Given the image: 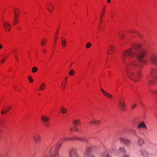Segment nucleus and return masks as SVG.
Instances as JSON below:
<instances>
[{"mask_svg": "<svg viewBox=\"0 0 157 157\" xmlns=\"http://www.w3.org/2000/svg\"><path fill=\"white\" fill-rule=\"evenodd\" d=\"M146 54L147 52L144 49L135 52L132 49H129L123 52L122 60L124 62L128 56L132 58L129 63L130 67L131 68H127L126 74L128 77L133 81H137L141 78L140 70L143 66V59Z\"/></svg>", "mask_w": 157, "mask_h": 157, "instance_id": "f257e3e1", "label": "nucleus"}, {"mask_svg": "<svg viewBox=\"0 0 157 157\" xmlns=\"http://www.w3.org/2000/svg\"><path fill=\"white\" fill-rule=\"evenodd\" d=\"M147 79L151 84H153L154 83L155 80L157 82V68L152 69L151 74L147 77Z\"/></svg>", "mask_w": 157, "mask_h": 157, "instance_id": "f03ea898", "label": "nucleus"}, {"mask_svg": "<svg viewBox=\"0 0 157 157\" xmlns=\"http://www.w3.org/2000/svg\"><path fill=\"white\" fill-rule=\"evenodd\" d=\"M149 59L151 64L157 66V54L156 53L151 54L149 56Z\"/></svg>", "mask_w": 157, "mask_h": 157, "instance_id": "7ed1b4c3", "label": "nucleus"}, {"mask_svg": "<svg viewBox=\"0 0 157 157\" xmlns=\"http://www.w3.org/2000/svg\"><path fill=\"white\" fill-rule=\"evenodd\" d=\"M97 148V146L94 144H91L90 146L87 147L86 152H90L93 153L94 152Z\"/></svg>", "mask_w": 157, "mask_h": 157, "instance_id": "20e7f679", "label": "nucleus"}, {"mask_svg": "<svg viewBox=\"0 0 157 157\" xmlns=\"http://www.w3.org/2000/svg\"><path fill=\"white\" fill-rule=\"evenodd\" d=\"M69 157H78L75 148H71L69 151Z\"/></svg>", "mask_w": 157, "mask_h": 157, "instance_id": "39448f33", "label": "nucleus"}, {"mask_svg": "<svg viewBox=\"0 0 157 157\" xmlns=\"http://www.w3.org/2000/svg\"><path fill=\"white\" fill-rule=\"evenodd\" d=\"M119 106L120 107L122 111H124L127 108V105L124 101L123 100H120L119 101Z\"/></svg>", "mask_w": 157, "mask_h": 157, "instance_id": "423d86ee", "label": "nucleus"}, {"mask_svg": "<svg viewBox=\"0 0 157 157\" xmlns=\"http://www.w3.org/2000/svg\"><path fill=\"white\" fill-rule=\"evenodd\" d=\"M121 140L127 146L130 145L131 141L128 139L124 138H121Z\"/></svg>", "mask_w": 157, "mask_h": 157, "instance_id": "0eeeda50", "label": "nucleus"}, {"mask_svg": "<svg viewBox=\"0 0 157 157\" xmlns=\"http://www.w3.org/2000/svg\"><path fill=\"white\" fill-rule=\"evenodd\" d=\"M3 27L6 31H9L10 30L11 25L8 23L5 22L4 23Z\"/></svg>", "mask_w": 157, "mask_h": 157, "instance_id": "6e6552de", "label": "nucleus"}, {"mask_svg": "<svg viewBox=\"0 0 157 157\" xmlns=\"http://www.w3.org/2000/svg\"><path fill=\"white\" fill-rule=\"evenodd\" d=\"M100 120H97L95 119H93L90 121L89 122V124H94L98 125L101 123Z\"/></svg>", "mask_w": 157, "mask_h": 157, "instance_id": "1a4fd4ad", "label": "nucleus"}, {"mask_svg": "<svg viewBox=\"0 0 157 157\" xmlns=\"http://www.w3.org/2000/svg\"><path fill=\"white\" fill-rule=\"evenodd\" d=\"M40 140V136L39 135H36L34 136L33 137V140L36 143L39 142Z\"/></svg>", "mask_w": 157, "mask_h": 157, "instance_id": "9d476101", "label": "nucleus"}, {"mask_svg": "<svg viewBox=\"0 0 157 157\" xmlns=\"http://www.w3.org/2000/svg\"><path fill=\"white\" fill-rule=\"evenodd\" d=\"M101 90L102 94L106 97L109 98H111L112 97V95L106 92L103 89L101 88Z\"/></svg>", "mask_w": 157, "mask_h": 157, "instance_id": "9b49d317", "label": "nucleus"}, {"mask_svg": "<svg viewBox=\"0 0 157 157\" xmlns=\"http://www.w3.org/2000/svg\"><path fill=\"white\" fill-rule=\"evenodd\" d=\"M140 152L141 155L143 156L144 157H147L148 156V153L145 150H140Z\"/></svg>", "mask_w": 157, "mask_h": 157, "instance_id": "f8f14e48", "label": "nucleus"}, {"mask_svg": "<svg viewBox=\"0 0 157 157\" xmlns=\"http://www.w3.org/2000/svg\"><path fill=\"white\" fill-rule=\"evenodd\" d=\"M144 143L143 139L140 137H139L138 141L137 143L138 145L140 146H142Z\"/></svg>", "mask_w": 157, "mask_h": 157, "instance_id": "ddd939ff", "label": "nucleus"}, {"mask_svg": "<svg viewBox=\"0 0 157 157\" xmlns=\"http://www.w3.org/2000/svg\"><path fill=\"white\" fill-rule=\"evenodd\" d=\"M54 6L53 4H51L47 5V9L50 12L53 11Z\"/></svg>", "mask_w": 157, "mask_h": 157, "instance_id": "4468645a", "label": "nucleus"}, {"mask_svg": "<svg viewBox=\"0 0 157 157\" xmlns=\"http://www.w3.org/2000/svg\"><path fill=\"white\" fill-rule=\"evenodd\" d=\"M49 117H47L45 116H42L41 117V120L45 123L49 121Z\"/></svg>", "mask_w": 157, "mask_h": 157, "instance_id": "2eb2a0df", "label": "nucleus"}, {"mask_svg": "<svg viewBox=\"0 0 157 157\" xmlns=\"http://www.w3.org/2000/svg\"><path fill=\"white\" fill-rule=\"evenodd\" d=\"M73 138V140H78L81 141H85L86 142V143H88V141L87 140L85 139V138H82L79 137H72Z\"/></svg>", "mask_w": 157, "mask_h": 157, "instance_id": "dca6fc26", "label": "nucleus"}, {"mask_svg": "<svg viewBox=\"0 0 157 157\" xmlns=\"http://www.w3.org/2000/svg\"><path fill=\"white\" fill-rule=\"evenodd\" d=\"M138 128H145L146 129H147V128L144 124V122L140 123L139 124Z\"/></svg>", "mask_w": 157, "mask_h": 157, "instance_id": "f3484780", "label": "nucleus"}, {"mask_svg": "<svg viewBox=\"0 0 157 157\" xmlns=\"http://www.w3.org/2000/svg\"><path fill=\"white\" fill-rule=\"evenodd\" d=\"M86 157H96L94 153L90 152H86Z\"/></svg>", "mask_w": 157, "mask_h": 157, "instance_id": "a211bd4d", "label": "nucleus"}, {"mask_svg": "<svg viewBox=\"0 0 157 157\" xmlns=\"http://www.w3.org/2000/svg\"><path fill=\"white\" fill-rule=\"evenodd\" d=\"M119 151L122 154H125L126 153V151L124 147H121L119 148Z\"/></svg>", "mask_w": 157, "mask_h": 157, "instance_id": "6ab92c4d", "label": "nucleus"}, {"mask_svg": "<svg viewBox=\"0 0 157 157\" xmlns=\"http://www.w3.org/2000/svg\"><path fill=\"white\" fill-rule=\"evenodd\" d=\"M134 48L135 50L138 51L141 48V46L139 44H136L134 47Z\"/></svg>", "mask_w": 157, "mask_h": 157, "instance_id": "aec40b11", "label": "nucleus"}, {"mask_svg": "<svg viewBox=\"0 0 157 157\" xmlns=\"http://www.w3.org/2000/svg\"><path fill=\"white\" fill-rule=\"evenodd\" d=\"M80 121L78 120H74L73 122V123L75 126H76L78 124H80Z\"/></svg>", "mask_w": 157, "mask_h": 157, "instance_id": "412c9836", "label": "nucleus"}, {"mask_svg": "<svg viewBox=\"0 0 157 157\" xmlns=\"http://www.w3.org/2000/svg\"><path fill=\"white\" fill-rule=\"evenodd\" d=\"M14 13L15 14V16L14 17V23H13V25H15L18 23V21L17 20V17H16V13L15 11H14Z\"/></svg>", "mask_w": 157, "mask_h": 157, "instance_id": "4be33fe9", "label": "nucleus"}, {"mask_svg": "<svg viewBox=\"0 0 157 157\" xmlns=\"http://www.w3.org/2000/svg\"><path fill=\"white\" fill-rule=\"evenodd\" d=\"M62 46L63 48H65L66 45V40H62L61 41Z\"/></svg>", "mask_w": 157, "mask_h": 157, "instance_id": "5701e85b", "label": "nucleus"}, {"mask_svg": "<svg viewBox=\"0 0 157 157\" xmlns=\"http://www.w3.org/2000/svg\"><path fill=\"white\" fill-rule=\"evenodd\" d=\"M75 73V71L73 69H71L70 71L69 72V75L70 76H73L74 75Z\"/></svg>", "mask_w": 157, "mask_h": 157, "instance_id": "b1692460", "label": "nucleus"}, {"mask_svg": "<svg viewBox=\"0 0 157 157\" xmlns=\"http://www.w3.org/2000/svg\"><path fill=\"white\" fill-rule=\"evenodd\" d=\"M38 70L37 68L36 67H33V68H32V72L33 73H35L37 72V71Z\"/></svg>", "mask_w": 157, "mask_h": 157, "instance_id": "393cba45", "label": "nucleus"}, {"mask_svg": "<svg viewBox=\"0 0 157 157\" xmlns=\"http://www.w3.org/2000/svg\"><path fill=\"white\" fill-rule=\"evenodd\" d=\"M7 110L4 109H2L1 110V114L2 115H4L7 112Z\"/></svg>", "mask_w": 157, "mask_h": 157, "instance_id": "a878e982", "label": "nucleus"}, {"mask_svg": "<svg viewBox=\"0 0 157 157\" xmlns=\"http://www.w3.org/2000/svg\"><path fill=\"white\" fill-rule=\"evenodd\" d=\"M45 86V85L44 83H42L40 87V90H43L44 89Z\"/></svg>", "mask_w": 157, "mask_h": 157, "instance_id": "bb28decb", "label": "nucleus"}, {"mask_svg": "<svg viewBox=\"0 0 157 157\" xmlns=\"http://www.w3.org/2000/svg\"><path fill=\"white\" fill-rule=\"evenodd\" d=\"M61 110L62 111V113L64 114L66 113L67 112V109L63 107L61 108Z\"/></svg>", "mask_w": 157, "mask_h": 157, "instance_id": "cd10ccee", "label": "nucleus"}, {"mask_svg": "<svg viewBox=\"0 0 157 157\" xmlns=\"http://www.w3.org/2000/svg\"><path fill=\"white\" fill-rule=\"evenodd\" d=\"M73 138H72V137H70V138L67 137V138H64L63 139V141H66L69 140H73Z\"/></svg>", "mask_w": 157, "mask_h": 157, "instance_id": "c85d7f7f", "label": "nucleus"}, {"mask_svg": "<svg viewBox=\"0 0 157 157\" xmlns=\"http://www.w3.org/2000/svg\"><path fill=\"white\" fill-rule=\"evenodd\" d=\"M91 46V44L90 43L88 42L87 43L86 45V48H90Z\"/></svg>", "mask_w": 157, "mask_h": 157, "instance_id": "c756f323", "label": "nucleus"}, {"mask_svg": "<svg viewBox=\"0 0 157 157\" xmlns=\"http://www.w3.org/2000/svg\"><path fill=\"white\" fill-rule=\"evenodd\" d=\"M28 78L29 80V82H30L32 83L33 82V80L32 78V77L31 76H29Z\"/></svg>", "mask_w": 157, "mask_h": 157, "instance_id": "7c9ffc66", "label": "nucleus"}, {"mask_svg": "<svg viewBox=\"0 0 157 157\" xmlns=\"http://www.w3.org/2000/svg\"><path fill=\"white\" fill-rule=\"evenodd\" d=\"M16 10L15 11V10H14L15 11V12H17V13H18V14H16V17H18L19 16V10L18 9V8H17L16 9Z\"/></svg>", "mask_w": 157, "mask_h": 157, "instance_id": "2f4dec72", "label": "nucleus"}, {"mask_svg": "<svg viewBox=\"0 0 157 157\" xmlns=\"http://www.w3.org/2000/svg\"><path fill=\"white\" fill-rule=\"evenodd\" d=\"M131 132L134 135L136 136V132L135 130L133 129H132Z\"/></svg>", "mask_w": 157, "mask_h": 157, "instance_id": "473e14b6", "label": "nucleus"}, {"mask_svg": "<svg viewBox=\"0 0 157 157\" xmlns=\"http://www.w3.org/2000/svg\"><path fill=\"white\" fill-rule=\"evenodd\" d=\"M45 125L46 127H48L50 126V124L49 122L45 123Z\"/></svg>", "mask_w": 157, "mask_h": 157, "instance_id": "72a5a7b5", "label": "nucleus"}, {"mask_svg": "<svg viewBox=\"0 0 157 157\" xmlns=\"http://www.w3.org/2000/svg\"><path fill=\"white\" fill-rule=\"evenodd\" d=\"M151 92L154 94H157V90L155 91L151 90Z\"/></svg>", "mask_w": 157, "mask_h": 157, "instance_id": "f704fd0d", "label": "nucleus"}, {"mask_svg": "<svg viewBox=\"0 0 157 157\" xmlns=\"http://www.w3.org/2000/svg\"><path fill=\"white\" fill-rule=\"evenodd\" d=\"M42 42L41 43V45L42 46H43L44 44H45L46 42L47 41V40H46V39L45 40V42H44V39H43L42 40Z\"/></svg>", "mask_w": 157, "mask_h": 157, "instance_id": "c9c22d12", "label": "nucleus"}, {"mask_svg": "<svg viewBox=\"0 0 157 157\" xmlns=\"http://www.w3.org/2000/svg\"><path fill=\"white\" fill-rule=\"evenodd\" d=\"M114 47L112 45L111 46V47H110V51H113V50L114 49Z\"/></svg>", "mask_w": 157, "mask_h": 157, "instance_id": "e433bc0d", "label": "nucleus"}, {"mask_svg": "<svg viewBox=\"0 0 157 157\" xmlns=\"http://www.w3.org/2000/svg\"><path fill=\"white\" fill-rule=\"evenodd\" d=\"M6 57H4L3 59H2L1 60V62L2 63H3L4 62V61L6 59Z\"/></svg>", "mask_w": 157, "mask_h": 157, "instance_id": "4c0bfd02", "label": "nucleus"}, {"mask_svg": "<svg viewBox=\"0 0 157 157\" xmlns=\"http://www.w3.org/2000/svg\"><path fill=\"white\" fill-rule=\"evenodd\" d=\"M74 131H75L74 128H73V127L72 128H70V131L71 132H73Z\"/></svg>", "mask_w": 157, "mask_h": 157, "instance_id": "58836bf2", "label": "nucleus"}, {"mask_svg": "<svg viewBox=\"0 0 157 157\" xmlns=\"http://www.w3.org/2000/svg\"><path fill=\"white\" fill-rule=\"evenodd\" d=\"M57 37L55 36V40H54V43H56V42L57 41Z\"/></svg>", "mask_w": 157, "mask_h": 157, "instance_id": "ea45409f", "label": "nucleus"}, {"mask_svg": "<svg viewBox=\"0 0 157 157\" xmlns=\"http://www.w3.org/2000/svg\"><path fill=\"white\" fill-rule=\"evenodd\" d=\"M123 157H129L128 155L127 154H124Z\"/></svg>", "mask_w": 157, "mask_h": 157, "instance_id": "a19ab883", "label": "nucleus"}, {"mask_svg": "<svg viewBox=\"0 0 157 157\" xmlns=\"http://www.w3.org/2000/svg\"><path fill=\"white\" fill-rule=\"evenodd\" d=\"M136 32V31L135 29H133L132 30H131L130 31V32L131 33H134Z\"/></svg>", "mask_w": 157, "mask_h": 157, "instance_id": "79ce46f5", "label": "nucleus"}, {"mask_svg": "<svg viewBox=\"0 0 157 157\" xmlns=\"http://www.w3.org/2000/svg\"><path fill=\"white\" fill-rule=\"evenodd\" d=\"M73 128H74L75 131H78V129H77L76 128L74 127Z\"/></svg>", "mask_w": 157, "mask_h": 157, "instance_id": "37998d69", "label": "nucleus"}, {"mask_svg": "<svg viewBox=\"0 0 157 157\" xmlns=\"http://www.w3.org/2000/svg\"><path fill=\"white\" fill-rule=\"evenodd\" d=\"M136 106V104H135L132 107V109H133Z\"/></svg>", "mask_w": 157, "mask_h": 157, "instance_id": "c03bdc74", "label": "nucleus"}, {"mask_svg": "<svg viewBox=\"0 0 157 157\" xmlns=\"http://www.w3.org/2000/svg\"><path fill=\"white\" fill-rule=\"evenodd\" d=\"M123 37V35H121L120 36H119V37L120 38H122Z\"/></svg>", "mask_w": 157, "mask_h": 157, "instance_id": "a18cd8bd", "label": "nucleus"}, {"mask_svg": "<svg viewBox=\"0 0 157 157\" xmlns=\"http://www.w3.org/2000/svg\"><path fill=\"white\" fill-rule=\"evenodd\" d=\"M3 47L2 46L1 44H0V50Z\"/></svg>", "mask_w": 157, "mask_h": 157, "instance_id": "49530a36", "label": "nucleus"}, {"mask_svg": "<svg viewBox=\"0 0 157 157\" xmlns=\"http://www.w3.org/2000/svg\"><path fill=\"white\" fill-rule=\"evenodd\" d=\"M15 56V58H16V59L18 60V57L17 56H15V55L14 56Z\"/></svg>", "mask_w": 157, "mask_h": 157, "instance_id": "de8ad7c7", "label": "nucleus"}, {"mask_svg": "<svg viewBox=\"0 0 157 157\" xmlns=\"http://www.w3.org/2000/svg\"><path fill=\"white\" fill-rule=\"evenodd\" d=\"M17 29L19 30H21V27H18Z\"/></svg>", "mask_w": 157, "mask_h": 157, "instance_id": "09e8293b", "label": "nucleus"}, {"mask_svg": "<svg viewBox=\"0 0 157 157\" xmlns=\"http://www.w3.org/2000/svg\"><path fill=\"white\" fill-rule=\"evenodd\" d=\"M103 157H109V156L107 154L106 155L104 156Z\"/></svg>", "mask_w": 157, "mask_h": 157, "instance_id": "8fccbe9b", "label": "nucleus"}, {"mask_svg": "<svg viewBox=\"0 0 157 157\" xmlns=\"http://www.w3.org/2000/svg\"><path fill=\"white\" fill-rule=\"evenodd\" d=\"M11 108H9V107L7 108V111H9L10 109Z\"/></svg>", "mask_w": 157, "mask_h": 157, "instance_id": "3c124183", "label": "nucleus"}, {"mask_svg": "<svg viewBox=\"0 0 157 157\" xmlns=\"http://www.w3.org/2000/svg\"><path fill=\"white\" fill-rule=\"evenodd\" d=\"M107 2L108 3H110L111 2L110 0H107Z\"/></svg>", "mask_w": 157, "mask_h": 157, "instance_id": "603ef678", "label": "nucleus"}, {"mask_svg": "<svg viewBox=\"0 0 157 157\" xmlns=\"http://www.w3.org/2000/svg\"><path fill=\"white\" fill-rule=\"evenodd\" d=\"M13 52H16L17 51V49H15V50H13Z\"/></svg>", "mask_w": 157, "mask_h": 157, "instance_id": "864d4df0", "label": "nucleus"}, {"mask_svg": "<svg viewBox=\"0 0 157 157\" xmlns=\"http://www.w3.org/2000/svg\"><path fill=\"white\" fill-rule=\"evenodd\" d=\"M65 84H63V88H65ZM63 90H64V88H63Z\"/></svg>", "mask_w": 157, "mask_h": 157, "instance_id": "5fc2aeb1", "label": "nucleus"}, {"mask_svg": "<svg viewBox=\"0 0 157 157\" xmlns=\"http://www.w3.org/2000/svg\"><path fill=\"white\" fill-rule=\"evenodd\" d=\"M62 40H66V39H65V38L63 37H62Z\"/></svg>", "mask_w": 157, "mask_h": 157, "instance_id": "6e6d98bb", "label": "nucleus"}, {"mask_svg": "<svg viewBox=\"0 0 157 157\" xmlns=\"http://www.w3.org/2000/svg\"><path fill=\"white\" fill-rule=\"evenodd\" d=\"M65 78H66V79L65 80V82H67V77H65Z\"/></svg>", "mask_w": 157, "mask_h": 157, "instance_id": "4d7b16f0", "label": "nucleus"}, {"mask_svg": "<svg viewBox=\"0 0 157 157\" xmlns=\"http://www.w3.org/2000/svg\"><path fill=\"white\" fill-rule=\"evenodd\" d=\"M107 53L109 55H110L111 54V53H110L109 51H108L107 52Z\"/></svg>", "mask_w": 157, "mask_h": 157, "instance_id": "13d9d810", "label": "nucleus"}, {"mask_svg": "<svg viewBox=\"0 0 157 157\" xmlns=\"http://www.w3.org/2000/svg\"><path fill=\"white\" fill-rule=\"evenodd\" d=\"M73 64V63H71V65L70 66V67H71V65H72Z\"/></svg>", "mask_w": 157, "mask_h": 157, "instance_id": "bf43d9fd", "label": "nucleus"}, {"mask_svg": "<svg viewBox=\"0 0 157 157\" xmlns=\"http://www.w3.org/2000/svg\"><path fill=\"white\" fill-rule=\"evenodd\" d=\"M43 51L44 52H46V51L45 50H43Z\"/></svg>", "mask_w": 157, "mask_h": 157, "instance_id": "052dcab7", "label": "nucleus"}, {"mask_svg": "<svg viewBox=\"0 0 157 157\" xmlns=\"http://www.w3.org/2000/svg\"><path fill=\"white\" fill-rule=\"evenodd\" d=\"M101 16H103V14H101Z\"/></svg>", "mask_w": 157, "mask_h": 157, "instance_id": "680f3d73", "label": "nucleus"}, {"mask_svg": "<svg viewBox=\"0 0 157 157\" xmlns=\"http://www.w3.org/2000/svg\"><path fill=\"white\" fill-rule=\"evenodd\" d=\"M57 33H58V31H57L56 32V34H57Z\"/></svg>", "mask_w": 157, "mask_h": 157, "instance_id": "e2e57ef3", "label": "nucleus"}, {"mask_svg": "<svg viewBox=\"0 0 157 157\" xmlns=\"http://www.w3.org/2000/svg\"><path fill=\"white\" fill-rule=\"evenodd\" d=\"M102 13H105V12H102Z\"/></svg>", "mask_w": 157, "mask_h": 157, "instance_id": "0e129e2a", "label": "nucleus"}, {"mask_svg": "<svg viewBox=\"0 0 157 157\" xmlns=\"http://www.w3.org/2000/svg\"><path fill=\"white\" fill-rule=\"evenodd\" d=\"M38 95H40V94H38Z\"/></svg>", "mask_w": 157, "mask_h": 157, "instance_id": "69168bd1", "label": "nucleus"}]
</instances>
